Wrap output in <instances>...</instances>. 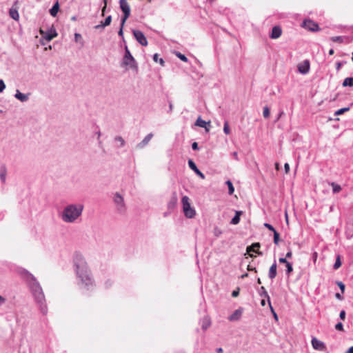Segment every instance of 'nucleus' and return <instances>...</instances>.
<instances>
[{"label":"nucleus","mask_w":353,"mask_h":353,"mask_svg":"<svg viewBox=\"0 0 353 353\" xmlns=\"http://www.w3.org/2000/svg\"><path fill=\"white\" fill-rule=\"evenodd\" d=\"M17 272L27 283L36 303L39 306L41 312L43 314H46L48 310L45 295L39 282L32 274L23 268H18Z\"/></svg>","instance_id":"f257e3e1"},{"label":"nucleus","mask_w":353,"mask_h":353,"mask_svg":"<svg viewBox=\"0 0 353 353\" xmlns=\"http://www.w3.org/2000/svg\"><path fill=\"white\" fill-rule=\"evenodd\" d=\"M73 262L79 286L86 291L92 290L94 288V281L83 256L80 254H76Z\"/></svg>","instance_id":"f03ea898"},{"label":"nucleus","mask_w":353,"mask_h":353,"mask_svg":"<svg viewBox=\"0 0 353 353\" xmlns=\"http://www.w3.org/2000/svg\"><path fill=\"white\" fill-rule=\"evenodd\" d=\"M83 210V205L82 204H69L63 208L61 214V219L65 223H74L81 216Z\"/></svg>","instance_id":"7ed1b4c3"},{"label":"nucleus","mask_w":353,"mask_h":353,"mask_svg":"<svg viewBox=\"0 0 353 353\" xmlns=\"http://www.w3.org/2000/svg\"><path fill=\"white\" fill-rule=\"evenodd\" d=\"M121 65L123 66H128L136 71L138 70L137 63L126 45L125 46V53L122 59Z\"/></svg>","instance_id":"20e7f679"},{"label":"nucleus","mask_w":353,"mask_h":353,"mask_svg":"<svg viewBox=\"0 0 353 353\" xmlns=\"http://www.w3.org/2000/svg\"><path fill=\"white\" fill-rule=\"evenodd\" d=\"M181 203L185 216L189 219L193 218L195 216L196 212L194 209L190 205L189 198L187 196H183L181 199Z\"/></svg>","instance_id":"39448f33"},{"label":"nucleus","mask_w":353,"mask_h":353,"mask_svg":"<svg viewBox=\"0 0 353 353\" xmlns=\"http://www.w3.org/2000/svg\"><path fill=\"white\" fill-rule=\"evenodd\" d=\"M120 8L123 12V17H122V26H124L125 21L130 15V8L127 2V0H119Z\"/></svg>","instance_id":"423d86ee"},{"label":"nucleus","mask_w":353,"mask_h":353,"mask_svg":"<svg viewBox=\"0 0 353 353\" xmlns=\"http://www.w3.org/2000/svg\"><path fill=\"white\" fill-rule=\"evenodd\" d=\"M114 201L117 205V209L120 213H123L125 210V206L123 196L119 193H116L114 196Z\"/></svg>","instance_id":"0eeeda50"},{"label":"nucleus","mask_w":353,"mask_h":353,"mask_svg":"<svg viewBox=\"0 0 353 353\" xmlns=\"http://www.w3.org/2000/svg\"><path fill=\"white\" fill-rule=\"evenodd\" d=\"M40 34L42 35L43 39H45L47 41H51L52 39L57 36V32L53 28H51L46 31L41 30Z\"/></svg>","instance_id":"6e6552de"},{"label":"nucleus","mask_w":353,"mask_h":353,"mask_svg":"<svg viewBox=\"0 0 353 353\" xmlns=\"http://www.w3.org/2000/svg\"><path fill=\"white\" fill-rule=\"evenodd\" d=\"M302 27L312 32L319 30V25L310 19H305L302 23Z\"/></svg>","instance_id":"1a4fd4ad"},{"label":"nucleus","mask_w":353,"mask_h":353,"mask_svg":"<svg viewBox=\"0 0 353 353\" xmlns=\"http://www.w3.org/2000/svg\"><path fill=\"white\" fill-rule=\"evenodd\" d=\"M133 34L136 40L143 46L148 45V41L144 34L140 30H133Z\"/></svg>","instance_id":"9d476101"},{"label":"nucleus","mask_w":353,"mask_h":353,"mask_svg":"<svg viewBox=\"0 0 353 353\" xmlns=\"http://www.w3.org/2000/svg\"><path fill=\"white\" fill-rule=\"evenodd\" d=\"M19 1L17 0L14 1L13 6L9 10V16L14 21H18L19 19V14L17 9V4Z\"/></svg>","instance_id":"9b49d317"},{"label":"nucleus","mask_w":353,"mask_h":353,"mask_svg":"<svg viewBox=\"0 0 353 353\" xmlns=\"http://www.w3.org/2000/svg\"><path fill=\"white\" fill-rule=\"evenodd\" d=\"M312 345L314 350L323 351L325 350V344L315 337L312 339Z\"/></svg>","instance_id":"f8f14e48"},{"label":"nucleus","mask_w":353,"mask_h":353,"mask_svg":"<svg viewBox=\"0 0 353 353\" xmlns=\"http://www.w3.org/2000/svg\"><path fill=\"white\" fill-rule=\"evenodd\" d=\"M243 308L239 307L231 315L228 316V320L230 321H236L240 319L242 314H243Z\"/></svg>","instance_id":"ddd939ff"},{"label":"nucleus","mask_w":353,"mask_h":353,"mask_svg":"<svg viewBox=\"0 0 353 353\" xmlns=\"http://www.w3.org/2000/svg\"><path fill=\"white\" fill-rule=\"evenodd\" d=\"M261 247V244L259 243H254L251 245L247 247V252L250 253L251 252H255L257 254L262 256L263 253L259 250Z\"/></svg>","instance_id":"4468645a"},{"label":"nucleus","mask_w":353,"mask_h":353,"mask_svg":"<svg viewBox=\"0 0 353 353\" xmlns=\"http://www.w3.org/2000/svg\"><path fill=\"white\" fill-rule=\"evenodd\" d=\"M153 137L152 133H149L145 138L137 145V148L142 149L145 148Z\"/></svg>","instance_id":"2eb2a0df"},{"label":"nucleus","mask_w":353,"mask_h":353,"mask_svg":"<svg viewBox=\"0 0 353 353\" xmlns=\"http://www.w3.org/2000/svg\"><path fill=\"white\" fill-rule=\"evenodd\" d=\"M188 165L191 170H192L199 176H200L202 179H205V175L202 173L196 167L195 163L190 159L188 161Z\"/></svg>","instance_id":"dca6fc26"},{"label":"nucleus","mask_w":353,"mask_h":353,"mask_svg":"<svg viewBox=\"0 0 353 353\" xmlns=\"http://www.w3.org/2000/svg\"><path fill=\"white\" fill-rule=\"evenodd\" d=\"M282 34V30L279 26H274L272 29L271 33L270 34V37L271 39H275L280 37Z\"/></svg>","instance_id":"f3484780"},{"label":"nucleus","mask_w":353,"mask_h":353,"mask_svg":"<svg viewBox=\"0 0 353 353\" xmlns=\"http://www.w3.org/2000/svg\"><path fill=\"white\" fill-rule=\"evenodd\" d=\"M276 268H277L276 261V260H274V263L270 266L269 272H268V277L271 280H273L276 276V274H277Z\"/></svg>","instance_id":"a211bd4d"},{"label":"nucleus","mask_w":353,"mask_h":353,"mask_svg":"<svg viewBox=\"0 0 353 353\" xmlns=\"http://www.w3.org/2000/svg\"><path fill=\"white\" fill-rule=\"evenodd\" d=\"M299 71L301 74H307L310 70V62L308 60H305L303 62V64L299 65L298 66Z\"/></svg>","instance_id":"6ab92c4d"},{"label":"nucleus","mask_w":353,"mask_h":353,"mask_svg":"<svg viewBox=\"0 0 353 353\" xmlns=\"http://www.w3.org/2000/svg\"><path fill=\"white\" fill-rule=\"evenodd\" d=\"M195 125L204 128L205 129L206 132L209 131V128L207 127V125H210V122H206L205 121L203 120L200 117L196 119L195 122Z\"/></svg>","instance_id":"aec40b11"},{"label":"nucleus","mask_w":353,"mask_h":353,"mask_svg":"<svg viewBox=\"0 0 353 353\" xmlns=\"http://www.w3.org/2000/svg\"><path fill=\"white\" fill-rule=\"evenodd\" d=\"M14 97L21 102H26L29 99V94H23L19 90H17Z\"/></svg>","instance_id":"412c9836"},{"label":"nucleus","mask_w":353,"mask_h":353,"mask_svg":"<svg viewBox=\"0 0 353 353\" xmlns=\"http://www.w3.org/2000/svg\"><path fill=\"white\" fill-rule=\"evenodd\" d=\"M259 294L261 297H264V298L267 299L268 302L270 303V296H269L268 292L266 291L265 288L263 286H261L260 288V289L259 290Z\"/></svg>","instance_id":"4be33fe9"},{"label":"nucleus","mask_w":353,"mask_h":353,"mask_svg":"<svg viewBox=\"0 0 353 353\" xmlns=\"http://www.w3.org/2000/svg\"><path fill=\"white\" fill-rule=\"evenodd\" d=\"M241 213V211H236L234 216L232 219L230 223L232 225L238 224L240 221V216Z\"/></svg>","instance_id":"5701e85b"},{"label":"nucleus","mask_w":353,"mask_h":353,"mask_svg":"<svg viewBox=\"0 0 353 353\" xmlns=\"http://www.w3.org/2000/svg\"><path fill=\"white\" fill-rule=\"evenodd\" d=\"M6 174H7L6 168L5 166L1 167V170H0V179H1V182L3 183L6 182Z\"/></svg>","instance_id":"b1692460"},{"label":"nucleus","mask_w":353,"mask_h":353,"mask_svg":"<svg viewBox=\"0 0 353 353\" xmlns=\"http://www.w3.org/2000/svg\"><path fill=\"white\" fill-rule=\"evenodd\" d=\"M59 10V6L58 2L54 3L53 6L50 10V13L52 17H56L57 14V12Z\"/></svg>","instance_id":"393cba45"},{"label":"nucleus","mask_w":353,"mask_h":353,"mask_svg":"<svg viewBox=\"0 0 353 353\" xmlns=\"http://www.w3.org/2000/svg\"><path fill=\"white\" fill-rule=\"evenodd\" d=\"M343 86L347 87H352L353 86V77H347L344 79L343 82Z\"/></svg>","instance_id":"a878e982"},{"label":"nucleus","mask_w":353,"mask_h":353,"mask_svg":"<svg viewBox=\"0 0 353 353\" xmlns=\"http://www.w3.org/2000/svg\"><path fill=\"white\" fill-rule=\"evenodd\" d=\"M114 141L119 143V145H117V147L119 148L124 146L125 143V140L120 136L116 137L114 138Z\"/></svg>","instance_id":"bb28decb"},{"label":"nucleus","mask_w":353,"mask_h":353,"mask_svg":"<svg viewBox=\"0 0 353 353\" xmlns=\"http://www.w3.org/2000/svg\"><path fill=\"white\" fill-rule=\"evenodd\" d=\"M210 325V321L208 318L203 319L202 321L201 327L203 330H207Z\"/></svg>","instance_id":"cd10ccee"},{"label":"nucleus","mask_w":353,"mask_h":353,"mask_svg":"<svg viewBox=\"0 0 353 353\" xmlns=\"http://www.w3.org/2000/svg\"><path fill=\"white\" fill-rule=\"evenodd\" d=\"M225 183L228 187V194L230 195H232L234 192V188L233 186L232 183L230 180H228L226 181Z\"/></svg>","instance_id":"c85d7f7f"},{"label":"nucleus","mask_w":353,"mask_h":353,"mask_svg":"<svg viewBox=\"0 0 353 353\" xmlns=\"http://www.w3.org/2000/svg\"><path fill=\"white\" fill-rule=\"evenodd\" d=\"M331 185L334 193H338L341 190V187L334 182L331 183Z\"/></svg>","instance_id":"c756f323"},{"label":"nucleus","mask_w":353,"mask_h":353,"mask_svg":"<svg viewBox=\"0 0 353 353\" xmlns=\"http://www.w3.org/2000/svg\"><path fill=\"white\" fill-rule=\"evenodd\" d=\"M341 265V257L339 255L336 256V261L333 265L334 270L339 269Z\"/></svg>","instance_id":"7c9ffc66"},{"label":"nucleus","mask_w":353,"mask_h":353,"mask_svg":"<svg viewBox=\"0 0 353 353\" xmlns=\"http://www.w3.org/2000/svg\"><path fill=\"white\" fill-rule=\"evenodd\" d=\"M350 110V107H345V108H341L338 110H336L335 112H334V115L337 116V115H341L347 111Z\"/></svg>","instance_id":"2f4dec72"},{"label":"nucleus","mask_w":353,"mask_h":353,"mask_svg":"<svg viewBox=\"0 0 353 353\" xmlns=\"http://www.w3.org/2000/svg\"><path fill=\"white\" fill-rule=\"evenodd\" d=\"M285 266H286V274L288 276H290L293 271L292 265L291 263L288 262V263H287V264H285Z\"/></svg>","instance_id":"473e14b6"},{"label":"nucleus","mask_w":353,"mask_h":353,"mask_svg":"<svg viewBox=\"0 0 353 353\" xmlns=\"http://www.w3.org/2000/svg\"><path fill=\"white\" fill-rule=\"evenodd\" d=\"M153 60L155 61V62H159L160 64L161 65H163L164 64V61L162 58H159V54H154L153 55Z\"/></svg>","instance_id":"72a5a7b5"},{"label":"nucleus","mask_w":353,"mask_h":353,"mask_svg":"<svg viewBox=\"0 0 353 353\" xmlns=\"http://www.w3.org/2000/svg\"><path fill=\"white\" fill-rule=\"evenodd\" d=\"M112 17L110 15L108 16L104 21H102V26H108L111 23Z\"/></svg>","instance_id":"f704fd0d"},{"label":"nucleus","mask_w":353,"mask_h":353,"mask_svg":"<svg viewBox=\"0 0 353 353\" xmlns=\"http://www.w3.org/2000/svg\"><path fill=\"white\" fill-rule=\"evenodd\" d=\"M176 55L178 58H179L181 61H184V62H188V58L183 54H181V52H176Z\"/></svg>","instance_id":"c9c22d12"},{"label":"nucleus","mask_w":353,"mask_h":353,"mask_svg":"<svg viewBox=\"0 0 353 353\" xmlns=\"http://www.w3.org/2000/svg\"><path fill=\"white\" fill-rule=\"evenodd\" d=\"M270 108L268 107V106H265L263 108V115L265 118H268L270 117Z\"/></svg>","instance_id":"e433bc0d"},{"label":"nucleus","mask_w":353,"mask_h":353,"mask_svg":"<svg viewBox=\"0 0 353 353\" xmlns=\"http://www.w3.org/2000/svg\"><path fill=\"white\" fill-rule=\"evenodd\" d=\"M223 132L225 134H230V130L228 121H225V123H224Z\"/></svg>","instance_id":"4c0bfd02"},{"label":"nucleus","mask_w":353,"mask_h":353,"mask_svg":"<svg viewBox=\"0 0 353 353\" xmlns=\"http://www.w3.org/2000/svg\"><path fill=\"white\" fill-rule=\"evenodd\" d=\"M331 40L334 42L342 43L343 41V39L341 36H336V37H331Z\"/></svg>","instance_id":"58836bf2"},{"label":"nucleus","mask_w":353,"mask_h":353,"mask_svg":"<svg viewBox=\"0 0 353 353\" xmlns=\"http://www.w3.org/2000/svg\"><path fill=\"white\" fill-rule=\"evenodd\" d=\"M279 241V234L276 230L274 232V243L276 245H278Z\"/></svg>","instance_id":"ea45409f"},{"label":"nucleus","mask_w":353,"mask_h":353,"mask_svg":"<svg viewBox=\"0 0 353 353\" xmlns=\"http://www.w3.org/2000/svg\"><path fill=\"white\" fill-rule=\"evenodd\" d=\"M335 329L339 331H343V325L342 323L339 322L335 325Z\"/></svg>","instance_id":"a19ab883"},{"label":"nucleus","mask_w":353,"mask_h":353,"mask_svg":"<svg viewBox=\"0 0 353 353\" xmlns=\"http://www.w3.org/2000/svg\"><path fill=\"white\" fill-rule=\"evenodd\" d=\"M264 227L268 228L269 230L272 231V232H274L276 231V230L274 229V228L270 223H265L263 224Z\"/></svg>","instance_id":"79ce46f5"},{"label":"nucleus","mask_w":353,"mask_h":353,"mask_svg":"<svg viewBox=\"0 0 353 353\" xmlns=\"http://www.w3.org/2000/svg\"><path fill=\"white\" fill-rule=\"evenodd\" d=\"M337 285L341 290L342 293H343L345 291V285L341 281H338Z\"/></svg>","instance_id":"37998d69"},{"label":"nucleus","mask_w":353,"mask_h":353,"mask_svg":"<svg viewBox=\"0 0 353 353\" xmlns=\"http://www.w3.org/2000/svg\"><path fill=\"white\" fill-rule=\"evenodd\" d=\"M6 88V84L2 79H0V92H2Z\"/></svg>","instance_id":"c03bdc74"},{"label":"nucleus","mask_w":353,"mask_h":353,"mask_svg":"<svg viewBox=\"0 0 353 353\" xmlns=\"http://www.w3.org/2000/svg\"><path fill=\"white\" fill-rule=\"evenodd\" d=\"M283 114H284V112L283 110H280L276 119H275V122H277Z\"/></svg>","instance_id":"a18cd8bd"},{"label":"nucleus","mask_w":353,"mask_h":353,"mask_svg":"<svg viewBox=\"0 0 353 353\" xmlns=\"http://www.w3.org/2000/svg\"><path fill=\"white\" fill-rule=\"evenodd\" d=\"M123 27L122 26V21H121V28H120V30L118 32V34L119 36L121 37L122 38H123Z\"/></svg>","instance_id":"49530a36"},{"label":"nucleus","mask_w":353,"mask_h":353,"mask_svg":"<svg viewBox=\"0 0 353 353\" xmlns=\"http://www.w3.org/2000/svg\"><path fill=\"white\" fill-rule=\"evenodd\" d=\"M82 38L81 34L79 33H75L74 34V39H75V41H79V39H81Z\"/></svg>","instance_id":"de8ad7c7"},{"label":"nucleus","mask_w":353,"mask_h":353,"mask_svg":"<svg viewBox=\"0 0 353 353\" xmlns=\"http://www.w3.org/2000/svg\"><path fill=\"white\" fill-rule=\"evenodd\" d=\"M192 150H198L199 148V146H198V143L196 142H194L192 144Z\"/></svg>","instance_id":"09e8293b"},{"label":"nucleus","mask_w":353,"mask_h":353,"mask_svg":"<svg viewBox=\"0 0 353 353\" xmlns=\"http://www.w3.org/2000/svg\"><path fill=\"white\" fill-rule=\"evenodd\" d=\"M292 256V250L290 249L288 252L286 253L285 258L286 259H291Z\"/></svg>","instance_id":"8fccbe9b"},{"label":"nucleus","mask_w":353,"mask_h":353,"mask_svg":"<svg viewBox=\"0 0 353 353\" xmlns=\"http://www.w3.org/2000/svg\"><path fill=\"white\" fill-rule=\"evenodd\" d=\"M339 317L341 319L343 320L345 317V312L344 310L341 311Z\"/></svg>","instance_id":"3c124183"},{"label":"nucleus","mask_w":353,"mask_h":353,"mask_svg":"<svg viewBox=\"0 0 353 353\" xmlns=\"http://www.w3.org/2000/svg\"><path fill=\"white\" fill-rule=\"evenodd\" d=\"M279 261L281 263H285V264H287V263H288L289 261H287V259L286 258H280L279 259Z\"/></svg>","instance_id":"603ef678"},{"label":"nucleus","mask_w":353,"mask_h":353,"mask_svg":"<svg viewBox=\"0 0 353 353\" xmlns=\"http://www.w3.org/2000/svg\"><path fill=\"white\" fill-rule=\"evenodd\" d=\"M285 171L286 173H288L290 171V165L288 163H285L284 165Z\"/></svg>","instance_id":"864d4df0"},{"label":"nucleus","mask_w":353,"mask_h":353,"mask_svg":"<svg viewBox=\"0 0 353 353\" xmlns=\"http://www.w3.org/2000/svg\"><path fill=\"white\" fill-rule=\"evenodd\" d=\"M96 134H97V139L99 141V145H100L101 144V141L100 140L101 132L98 131Z\"/></svg>","instance_id":"5fc2aeb1"},{"label":"nucleus","mask_w":353,"mask_h":353,"mask_svg":"<svg viewBox=\"0 0 353 353\" xmlns=\"http://www.w3.org/2000/svg\"><path fill=\"white\" fill-rule=\"evenodd\" d=\"M335 297L339 299V300H343V297L341 294H340L339 293H336L335 294Z\"/></svg>","instance_id":"6e6d98bb"},{"label":"nucleus","mask_w":353,"mask_h":353,"mask_svg":"<svg viewBox=\"0 0 353 353\" xmlns=\"http://www.w3.org/2000/svg\"><path fill=\"white\" fill-rule=\"evenodd\" d=\"M232 157H234V159H236V161L239 160L237 152H232Z\"/></svg>","instance_id":"4d7b16f0"},{"label":"nucleus","mask_w":353,"mask_h":353,"mask_svg":"<svg viewBox=\"0 0 353 353\" xmlns=\"http://www.w3.org/2000/svg\"><path fill=\"white\" fill-rule=\"evenodd\" d=\"M239 292L238 290H234L232 293V296L233 297H236L239 295Z\"/></svg>","instance_id":"13d9d810"},{"label":"nucleus","mask_w":353,"mask_h":353,"mask_svg":"<svg viewBox=\"0 0 353 353\" xmlns=\"http://www.w3.org/2000/svg\"><path fill=\"white\" fill-rule=\"evenodd\" d=\"M105 27V26H102V21H101L100 24L95 26L94 28L98 30L100 28H104Z\"/></svg>","instance_id":"bf43d9fd"},{"label":"nucleus","mask_w":353,"mask_h":353,"mask_svg":"<svg viewBox=\"0 0 353 353\" xmlns=\"http://www.w3.org/2000/svg\"><path fill=\"white\" fill-rule=\"evenodd\" d=\"M268 305H269V307H270V310H271V312H272V314H274V312H275V311H274V308H273V307H272V304H271V301H270V303H268Z\"/></svg>","instance_id":"052dcab7"},{"label":"nucleus","mask_w":353,"mask_h":353,"mask_svg":"<svg viewBox=\"0 0 353 353\" xmlns=\"http://www.w3.org/2000/svg\"><path fill=\"white\" fill-rule=\"evenodd\" d=\"M268 305H269V307H270V310H271V312H272V314H274V312H275V311H274V308H273V307H272V304H271V301H270V303H268Z\"/></svg>","instance_id":"680f3d73"},{"label":"nucleus","mask_w":353,"mask_h":353,"mask_svg":"<svg viewBox=\"0 0 353 353\" xmlns=\"http://www.w3.org/2000/svg\"><path fill=\"white\" fill-rule=\"evenodd\" d=\"M172 109H173V105L171 102L169 103V110L168 112H171L172 111Z\"/></svg>","instance_id":"e2e57ef3"},{"label":"nucleus","mask_w":353,"mask_h":353,"mask_svg":"<svg viewBox=\"0 0 353 353\" xmlns=\"http://www.w3.org/2000/svg\"><path fill=\"white\" fill-rule=\"evenodd\" d=\"M6 301L5 298L0 295V305Z\"/></svg>","instance_id":"0e129e2a"},{"label":"nucleus","mask_w":353,"mask_h":353,"mask_svg":"<svg viewBox=\"0 0 353 353\" xmlns=\"http://www.w3.org/2000/svg\"><path fill=\"white\" fill-rule=\"evenodd\" d=\"M345 353H353V346H351Z\"/></svg>","instance_id":"69168bd1"},{"label":"nucleus","mask_w":353,"mask_h":353,"mask_svg":"<svg viewBox=\"0 0 353 353\" xmlns=\"http://www.w3.org/2000/svg\"><path fill=\"white\" fill-rule=\"evenodd\" d=\"M334 49H332H332H330V50H329V52H328L329 55H333V54H334Z\"/></svg>","instance_id":"338daca9"},{"label":"nucleus","mask_w":353,"mask_h":353,"mask_svg":"<svg viewBox=\"0 0 353 353\" xmlns=\"http://www.w3.org/2000/svg\"><path fill=\"white\" fill-rule=\"evenodd\" d=\"M217 353H223V349L221 347H219L216 349Z\"/></svg>","instance_id":"774afa93"}]
</instances>
